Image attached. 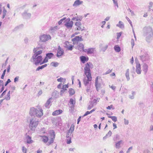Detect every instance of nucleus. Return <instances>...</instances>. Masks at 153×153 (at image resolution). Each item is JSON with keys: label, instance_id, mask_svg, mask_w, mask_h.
Returning <instances> with one entry per match:
<instances>
[{"label": "nucleus", "instance_id": "54", "mask_svg": "<svg viewBox=\"0 0 153 153\" xmlns=\"http://www.w3.org/2000/svg\"><path fill=\"white\" fill-rule=\"evenodd\" d=\"M124 123L125 125H127L128 124V120H126V119L124 118Z\"/></svg>", "mask_w": 153, "mask_h": 153}, {"label": "nucleus", "instance_id": "28", "mask_svg": "<svg viewBox=\"0 0 153 153\" xmlns=\"http://www.w3.org/2000/svg\"><path fill=\"white\" fill-rule=\"evenodd\" d=\"M123 143V141L122 140H120L116 143L115 145V147L117 149H119L120 147L121 144Z\"/></svg>", "mask_w": 153, "mask_h": 153}, {"label": "nucleus", "instance_id": "55", "mask_svg": "<svg viewBox=\"0 0 153 153\" xmlns=\"http://www.w3.org/2000/svg\"><path fill=\"white\" fill-rule=\"evenodd\" d=\"M63 80H65V79H63L62 77H60V78L57 79V81L59 82H61Z\"/></svg>", "mask_w": 153, "mask_h": 153}, {"label": "nucleus", "instance_id": "3", "mask_svg": "<svg viewBox=\"0 0 153 153\" xmlns=\"http://www.w3.org/2000/svg\"><path fill=\"white\" fill-rule=\"evenodd\" d=\"M38 123L39 121L35 118L31 119L29 124V127L32 130H34L37 126Z\"/></svg>", "mask_w": 153, "mask_h": 153}, {"label": "nucleus", "instance_id": "41", "mask_svg": "<svg viewBox=\"0 0 153 153\" xmlns=\"http://www.w3.org/2000/svg\"><path fill=\"white\" fill-rule=\"evenodd\" d=\"M52 123L54 124L56 126H57V121L56 119L53 118L52 119Z\"/></svg>", "mask_w": 153, "mask_h": 153}, {"label": "nucleus", "instance_id": "49", "mask_svg": "<svg viewBox=\"0 0 153 153\" xmlns=\"http://www.w3.org/2000/svg\"><path fill=\"white\" fill-rule=\"evenodd\" d=\"M73 45H69L68 46V49L69 50L72 51L73 49Z\"/></svg>", "mask_w": 153, "mask_h": 153}, {"label": "nucleus", "instance_id": "10", "mask_svg": "<svg viewBox=\"0 0 153 153\" xmlns=\"http://www.w3.org/2000/svg\"><path fill=\"white\" fill-rule=\"evenodd\" d=\"M57 52L56 54V56L58 58L61 57L64 54V50L60 47L58 46L57 50Z\"/></svg>", "mask_w": 153, "mask_h": 153}, {"label": "nucleus", "instance_id": "45", "mask_svg": "<svg viewBox=\"0 0 153 153\" xmlns=\"http://www.w3.org/2000/svg\"><path fill=\"white\" fill-rule=\"evenodd\" d=\"M94 106V104L92 102L91 104L88 106V110H90L91 108H92Z\"/></svg>", "mask_w": 153, "mask_h": 153}, {"label": "nucleus", "instance_id": "44", "mask_svg": "<svg viewBox=\"0 0 153 153\" xmlns=\"http://www.w3.org/2000/svg\"><path fill=\"white\" fill-rule=\"evenodd\" d=\"M114 5V6H116L117 8H118V5L117 3V0H112Z\"/></svg>", "mask_w": 153, "mask_h": 153}, {"label": "nucleus", "instance_id": "8", "mask_svg": "<svg viewBox=\"0 0 153 153\" xmlns=\"http://www.w3.org/2000/svg\"><path fill=\"white\" fill-rule=\"evenodd\" d=\"M140 60L143 62L148 61L149 59V56L146 52L144 53L143 55L140 56Z\"/></svg>", "mask_w": 153, "mask_h": 153}, {"label": "nucleus", "instance_id": "52", "mask_svg": "<svg viewBox=\"0 0 153 153\" xmlns=\"http://www.w3.org/2000/svg\"><path fill=\"white\" fill-rule=\"evenodd\" d=\"M122 34V33H117V39H118L121 36Z\"/></svg>", "mask_w": 153, "mask_h": 153}, {"label": "nucleus", "instance_id": "14", "mask_svg": "<svg viewBox=\"0 0 153 153\" xmlns=\"http://www.w3.org/2000/svg\"><path fill=\"white\" fill-rule=\"evenodd\" d=\"M39 48H34L33 49V52L34 53L33 55H36V56H39L40 54H41L42 52V50H39L37 51L38 50Z\"/></svg>", "mask_w": 153, "mask_h": 153}, {"label": "nucleus", "instance_id": "22", "mask_svg": "<svg viewBox=\"0 0 153 153\" xmlns=\"http://www.w3.org/2000/svg\"><path fill=\"white\" fill-rule=\"evenodd\" d=\"M52 100V98H50L47 101L46 103L45 104V106L47 108H49L51 105V100Z\"/></svg>", "mask_w": 153, "mask_h": 153}, {"label": "nucleus", "instance_id": "13", "mask_svg": "<svg viewBox=\"0 0 153 153\" xmlns=\"http://www.w3.org/2000/svg\"><path fill=\"white\" fill-rule=\"evenodd\" d=\"M58 29L59 28L57 26L54 27H51L50 28L49 31L51 33L53 34L55 33Z\"/></svg>", "mask_w": 153, "mask_h": 153}, {"label": "nucleus", "instance_id": "58", "mask_svg": "<svg viewBox=\"0 0 153 153\" xmlns=\"http://www.w3.org/2000/svg\"><path fill=\"white\" fill-rule=\"evenodd\" d=\"M133 149V147L132 146H131L127 150L126 153H129L130 152V151L131 150H132Z\"/></svg>", "mask_w": 153, "mask_h": 153}, {"label": "nucleus", "instance_id": "7", "mask_svg": "<svg viewBox=\"0 0 153 153\" xmlns=\"http://www.w3.org/2000/svg\"><path fill=\"white\" fill-rule=\"evenodd\" d=\"M54 56V54L53 53H49L46 54V56L42 62L41 63L40 65L47 62L48 59H51Z\"/></svg>", "mask_w": 153, "mask_h": 153}, {"label": "nucleus", "instance_id": "31", "mask_svg": "<svg viewBox=\"0 0 153 153\" xmlns=\"http://www.w3.org/2000/svg\"><path fill=\"white\" fill-rule=\"evenodd\" d=\"M11 92L10 91L7 93L6 96L4 98V99L6 100H9L10 99V95L11 94Z\"/></svg>", "mask_w": 153, "mask_h": 153}, {"label": "nucleus", "instance_id": "51", "mask_svg": "<svg viewBox=\"0 0 153 153\" xmlns=\"http://www.w3.org/2000/svg\"><path fill=\"white\" fill-rule=\"evenodd\" d=\"M6 91H7V90H5L3 92V93H2V94L0 96V98H1L2 97H3L5 94Z\"/></svg>", "mask_w": 153, "mask_h": 153}, {"label": "nucleus", "instance_id": "59", "mask_svg": "<svg viewBox=\"0 0 153 153\" xmlns=\"http://www.w3.org/2000/svg\"><path fill=\"white\" fill-rule=\"evenodd\" d=\"M112 132L111 131H109L108 133L106 134V136H108L109 137H110L111 136L112 134Z\"/></svg>", "mask_w": 153, "mask_h": 153}, {"label": "nucleus", "instance_id": "25", "mask_svg": "<svg viewBox=\"0 0 153 153\" xmlns=\"http://www.w3.org/2000/svg\"><path fill=\"white\" fill-rule=\"evenodd\" d=\"M41 137H42V141L45 143H48V137L44 135L41 136Z\"/></svg>", "mask_w": 153, "mask_h": 153}, {"label": "nucleus", "instance_id": "32", "mask_svg": "<svg viewBox=\"0 0 153 153\" xmlns=\"http://www.w3.org/2000/svg\"><path fill=\"white\" fill-rule=\"evenodd\" d=\"M80 59L81 61L83 63H84L85 61H88V59H87L86 57L84 56H81L80 57Z\"/></svg>", "mask_w": 153, "mask_h": 153}, {"label": "nucleus", "instance_id": "36", "mask_svg": "<svg viewBox=\"0 0 153 153\" xmlns=\"http://www.w3.org/2000/svg\"><path fill=\"white\" fill-rule=\"evenodd\" d=\"M114 49L117 52H119L120 51V48L118 45H115L114 46Z\"/></svg>", "mask_w": 153, "mask_h": 153}, {"label": "nucleus", "instance_id": "47", "mask_svg": "<svg viewBox=\"0 0 153 153\" xmlns=\"http://www.w3.org/2000/svg\"><path fill=\"white\" fill-rule=\"evenodd\" d=\"M22 150L23 152L26 153L27 149L24 146L22 147Z\"/></svg>", "mask_w": 153, "mask_h": 153}, {"label": "nucleus", "instance_id": "53", "mask_svg": "<svg viewBox=\"0 0 153 153\" xmlns=\"http://www.w3.org/2000/svg\"><path fill=\"white\" fill-rule=\"evenodd\" d=\"M19 79V76H17L15 77L14 79V82H16L18 81Z\"/></svg>", "mask_w": 153, "mask_h": 153}, {"label": "nucleus", "instance_id": "40", "mask_svg": "<svg viewBox=\"0 0 153 153\" xmlns=\"http://www.w3.org/2000/svg\"><path fill=\"white\" fill-rule=\"evenodd\" d=\"M51 65L54 66V67H56L59 65V63L56 62H52Z\"/></svg>", "mask_w": 153, "mask_h": 153}, {"label": "nucleus", "instance_id": "39", "mask_svg": "<svg viewBox=\"0 0 153 153\" xmlns=\"http://www.w3.org/2000/svg\"><path fill=\"white\" fill-rule=\"evenodd\" d=\"M132 95H129V97L131 99H133L134 98V96L135 94V92L134 91H132L131 92Z\"/></svg>", "mask_w": 153, "mask_h": 153}, {"label": "nucleus", "instance_id": "21", "mask_svg": "<svg viewBox=\"0 0 153 153\" xmlns=\"http://www.w3.org/2000/svg\"><path fill=\"white\" fill-rule=\"evenodd\" d=\"M26 139L27 143L31 144L33 142V141L31 139V137L27 134L26 136Z\"/></svg>", "mask_w": 153, "mask_h": 153}, {"label": "nucleus", "instance_id": "24", "mask_svg": "<svg viewBox=\"0 0 153 153\" xmlns=\"http://www.w3.org/2000/svg\"><path fill=\"white\" fill-rule=\"evenodd\" d=\"M62 112V110H56L53 113L52 115L53 116H56L61 114Z\"/></svg>", "mask_w": 153, "mask_h": 153}, {"label": "nucleus", "instance_id": "42", "mask_svg": "<svg viewBox=\"0 0 153 153\" xmlns=\"http://www.w3.org/2000/svg\"><path fill=\"white\" fill-rule=\"evenodd\" d=\"M74 125H71V127L68 130V131L72 133L73 131H74Z\"/></svg>", "mask_w": 153, "mask_h": 153}, {"label": "nucleus", "instance_id": "61", "mask_svg": "<svg viewBox=\"0 0 153 153\" xmlns=\"http://www.w3.org/2000/svg\"><path fill=\"white\" fill-rule=\"evenodd\" d=\"M72 133L68 131L66 135V137L67 138H70V137H69L70 136L71 134Z\"/></svg>", "mask_w": 153, "mask_h": 153}, {"label": "nucleus", "instance_id": "26", "mask_svg": "<svg viewBox=\"0 0 153 153\" xmlns=\"http://www.w3.org/2000/svg\"><path fill=\"white\" fill-rule=\"evenodd\" d=\"M84 48V45L81 43H79L77 46L78 49L80 51H84L83 50Z\"/></svg>", "mask_w": 153, "mask_h": 153}, {"label": "nucleus", "instance_id": "48", "mask_svg": "<svg viewBox=\"0 0 153 153\" xmlns=\"http://www.w3.org/2000/svg\"><path fill=\"white\" fill-rule=\"evenodd\" d=\"M6 69H5L4 71H3V72L2 73V74L1 76V78L2 79H4V76L5 75V72H6Z\"/></svg>", "mask_w": 153, "mask_h": 153}, {"label": "nucleus", "instance_id": "2", "mask_svg": "<svg viewBox=\"0 0 153 153\" xmlns=\"http://www.w3.org/2000/svg\"><path fill=\"white\" fill-rule=\"evenodd\" d=\"M42 57L41 55L39 56H36V55H33L31 59H32L34 64L36 65H38L39 64L40 65L41 63L42 62Z\"/></svg>", "mask_w": 153, "mask_h": 153}, {"label": "nucleus", "instance_id": "15", "mask_svg": "<svg viewBox=\"0 0 153 153\" xmlns=\"http://www.w3.org/2000/svg\"><path fill=\"white\" fill-rule=\"evenodd\" d=\"M22 15L23 17L25 19H29L30 18L31 16V14L30 13H28L26 11H25L22 13Z\"/></svg>", "mask_w": 153, "mask_h": 153}, {"label": "nucleus", "instance_id": "43", "mask_svg": "<svg viewBox=\"0 0 153 153\" xmlns=\"http://www.w3.org/2000/svg\"><path fill=\"white\" fill-rule=\"evenodd\" d=\"M7 12V11L6 10L5 8H4L3 11V16L2 17V19H3L5 17L6 15Z\"/></svg>", "mask_w": 153, "mask_h": 153}, {"label": "nucleus", "instance_id": "27", "mask_svg": "<svg viewBox=\"0 0 153 153\" xmlns=\"http://www.w3.org/2000/svg\"><path fill=\"white\" fill-rule=\"evenodd\" d=\"M76 102L73 99L71 98L69 102V103L71 105V108H74V105L75 103Z\"/></svg>", "mask_w": 153, "mask_h": 153}, {"label": "nucleus", "instance_id": "30", "mask_svg": "<svg viewBox=\"0 0 153 153\" xmlns=\"http://www.w3.org/2000/svg\"><path fill=\"white\" fill-rule=\"evenodd\" d=\"M82 19V16H79L76 17H74L72 18V20L73 21H81Z\"/></svg>", "mask_w": 153, "mask_h": 153}, {"label": "nucleus", "instance_id": "9", "mask_svg": "<svg viewBox=\"0 0 153 153\" xmlns=\"http://www.w3.org/2000/svg\"><path fill=\"white\" fill-rule=\"evenodd\" d=\"M87 78H85L83 80L84 84L85 86H87L88 85H91V83L89 82L91 81L92 80V77L91 76L86 75Z\"/></svg>", "mask_w": 153, "mask_h": 153}, {"label": "nucleus", "instance_id": "19", "mask_svg": "<svg viewBox=\"0 0 153 153\" xmlns=\"http://www.w3.org/2000/svg\"><path fill=\"white\" fill-rule=\"evenodd\" d=\"M136 71L138 74H140L141 73L140 65L139 63L136 64Z\"/></svg>", "mask_w": 153, "mask_h": 153}, {"label": "nucleus", "instance_id": "35", "mask_svg": "<svg viewBox=\"0 0 153 153\" xmlns=\"http://www.w3.org/2000/svg\"><path fill=\"white\" fill-rule=\"evenodd\" d=\"M47 66V64H45L44 65H42L41 66H39L38 67V68L36 69V71H39L40 69H42L46 67Z\"/></svg>", "mask_w": 153, "mask_h": 153}, {"label": "nucleus", "instance_id": "6", "mask_svg": "<svg viewBox=\"0 0 153 153\" xmlns=\"http://www.w3.org/2000/svg\"><path fill=\"white\" fill-rule=\"evenodd\" d=\"M143 34L144 36L149 37L151 36L152 29L150 27H145L143 29Z\"/></svg>", "mask_w": 153, "mask_h": 153}, {"label": "nucleus", "instance_id": "33", "mask_svg": "<svg viewBox=\"0 0 153 153\" xmlns=\"http://www.w3.org/2000/svg\"><path fill=\"white\" fill-rule=\"evenodd\" d=\"M129 69H128L126 71L125 75L126 78L128 81H129L130 79V77L129 76Z\"/></svg>", "mask_w": 153, "mask_h": 153}, {"label": "nucleus", "instance_id": "12", "mask_svg": "<svg viewBox=\"0 0 153 153\" xmlns=\"http://www.w3.org/2000/svg\"><path fill=\"white\" fill-rule=\"evenodd\" d=\"M82 40V37H80L79 36H76L72 39L74 45L77 44L79 42H80Z\"/></svg>", "mask_w": 153, "mask_h": 153}, {"label": "nucleus", "instance_id": "50", "mask_svg": "<svg viewBox=\"0 0 153 153\" xmlns=\"http://www.w3.org/2000/svg\"><path fill=\"white\" fill-rule=\"evenodd\" d=\"M65 45L64 46V47L66 48H68L69 45V42H65Z\"/></svg>", "mask_w": 153, "mask_h": 153}, {"label": "nucleus", "instance_id": "34", "mask_svg": "<svg viewBox=\"0 0 153 153\" xmlns=\"http://www.w3.org/2000/svg\"><path fill=\"white\" fill-rule=\"evenodd\" d=\"M117 26L121 28H123L124 27V25L121 21H119V24L117 25Z\"/></svg>", "mask_w": 153, "mask_h": 153}, {"label": "nucleus", "instance_id": "56", "mask_svg": "<svg viewBox=\"0 0 153 153\" xmlns=\"http://www.w3.org/2000/svg\"><path fill=\"white\" fill-rule=\"evenodd\" d=\"M65 19V18H64L60 20L58 22L59 25H60L61 24L63 21Z\"/></svg>", "mask_w": 153, "mask_h": 153}, {"label": "nucleus", "instance_id": "23", "mask_svg": "<svg viewBox=\"0 0 153 153\" xmlns=\"http://www.w3.org/2000/svg\"><path fill=\"white\" fill-rule=\"evenodd\" d=\"M148 68V65L146 63H144L143 65V70L146 74L147 72Z\"/></svg>", "mask_w": 153, "mask_h": 153}, {"label": "nucleus", "instance_id": "46", "mask_svg": "<svg viewBox=\"0 0 153 153\" xmlns=\"http://www.w3.org/2000/svg\"><path fill=\"white\" fill-rule=\"evenodd\" d=\"M68 85H64L62 86V89L64 91H65L66 90V88H68Z\"/></svg>", "mask_w": 153, "mask_h": 153}, {"label": "nucleus", "instance_id": "20", "mask_svg": "<svg viewBox=\"0 0 153 153\" xmlns=\"http://www.w3.org/2000/svg\"><path fill=\"white\" fill-rule=\"evenodd\" d=\"M98 76L97 77L95 80V86L96 87V90L97 91H98L99 89L100 88L101 86L100 84L98 83Z\"/></svg>", "mask_w": 153, "mask_h": 153}, {"label": "nucleus", "instance_id": "63", "mask_svg": "<svg viewBox=\"0 0 153 153\" xmlns=\"http://www.w3.org/2000/svg\"><path fill=\"white\" fill-rule=\"evenodd\" d=\"M131 72L132 73H133L134 74L135 73V68L134 67H132V69L131 71Z\"/></svg>", "mask_w": 153, "mask_h": 153}, {"label": "nucleus", "instance_id": "18", "mask_svg": "<svg viewBox=\"0 0 153 153\" xmlns=\"http://www.w3.org/2000/svg\"><path fill=\"white\" fill-rule=\"evenodd\" d=\"M75 25L76 26V30H78L82 31L83 30L81 27V24L79 21L76 22L75 23Z\"/></svg>", "mask_w": 153, "mask_h": 153}, {"label": "nucleus", "instance_id": "60", "mask_svg": "<svg viewBox=\"0 0 153 153\" xmlns=\"http://www.w3.org/2000/svg\"><path fill=\"white\" fill-rule=\"evenodd\" d=\"M131 43L132 45V48H133V46H134V40L133 39H132L131 40Z\"/></svg>", "mask_w": 153, "mask_h": 153}, {"label": "nucleus", "instance_id": "11", "mask_svg": "<svg viewBox=\"0 0 153 153\" xmlns=\"http://www.w3.org/2000/svg\"><path fill=\"white\" fill-rule=\"evenodd\" d=\"M89 66L88 63H87L85 64V66L84 68L85 74L86 75H87L88 76V75L91 76V70Z\"/></svg>", "mask_w": 153, "mask_h": 153}, {"label": "nucleus", "instance_id": "38", "mask_svg": "<svg viewBox=\"0 0 153 153\" xmlns=\"http://www.w3.org/2000/svg\"><path fill=\"white\" fill-rule=\"evenodd\" d=\"M108 117L111 118L112 120L114 122H116L117 121V118L115 116H108Z\"/></svg>", "mask_w": 153, "mask_h": 153}, {"label": "nucleus", "instance_id": "62", "mask_svg": "<svg viewBox=\"0 0 153 153\" xmlns=\"http://www.w3.org/2000/svg\"><path fill=\"white\" fill-rule=\"evenodd\" d=\"M88 65L89 66V67L90 68H92L93 67V66L92 65V64L90 62H89V63H88Z\"/></svg>", "mask_w": 153, "mask_h": 153}, {"label": "nucleus", "instance_id": "1", "mask_svg": "<svg viewBox=\"0 0 153 153\" xmlns=\"http://www.w3.org/2000/svg\"><path fill=\"white\" fill-rule=\"evenodd\" d=\"M30 115L32 116L40 118L43 115V110L41 108H31L29 111Z\"/></svg>", "mask_w": 153, "mask_h": 153}, {"label": "nucleus", "instance_id": "17", "mask_svg": "<svg viewBox=\"0 0 153 153\" xmlns=\"http://www.w3.org/2000/svg\"><path fill=\"white\" fill-rule=\"evenodd\" d=\"M83 1L80 0H76L73 4V6L74 7H77L79 5L82 4Z\"/></svg>", "mask_w": 153, "mask_h": 153}, {"label": "nucleus", "instance_id": "29", "mask_svg": "<svg viewBox=\"0 0 153 153\" xmlns=\"http://www.w3.org/2000/svg\"><path fill=\"white\" fill-rule=\"evenodd\" d=\"M95 51V49L93 48H91L88 49L87 51L88 53L92 54L94 53Z\"/></svg>", "mask_w": 153, "mask_h": 153}, {"label": "nucleus", "instance_id": "16", "mask_svg": "<svg viewBox=\"0 0 153 153\" xmlns=\"http://www.w3.org/2000/svg\"><path fill=\"white\" fill-rule=\"evenodd\" d=\"M74 24V22L72 21H70L68 22H67L65 24V26L68 28L70 29L72 27Z\"/></svg>", "mask_w": 153, "mask_h": 153}, {"label": "nucleus", "instance_id": "5", "mask_svg": "<svg viewBox=\"0 0 153 153\" xmlns=\"http://www.w3.org/2000/svg\"><path fill=\"white\" fill-rule=\"evenodd\" d=\"M39 39L41 42H45L51 39V37L50 35L43 34L40 36Z\"/></svg>", "mask_w": 153, "mask_h": 153}, {"label": "nucleus", "instance_id": "4", "mask_svg": "<svg viewBox=\"0 0 153 153\" xmlns=\"http://www.w3.org/2000/svg\"><path fill=\"white\" fill-rule=\"evenodd\" d=\"M49 134L50 135V139L49 140L47 145L49 146L51 143H53L55 138V134L54 131L53 130H51L49 132Z\"/></svg>", "mask_w": 153, "mask_h": 153}, {"label": "nucleus", "instance_id": "37", "mask_svg": "<svg viewBox=\"0 0 153 153\" xmlns=\"http://www.w3.org/2000/svg\"><path fill=\"white\" fill-rule=\"evenodd\" d=\"M69 92L71 95H72L75 93V91L74 89L70 88L69 89Z\"/></svg>", "mask_w": 153, "mask_h": 153}, {"label": "nucleus", "instance_id": "64", "mask_svg": "<svg viewBox=\"0 0 153 153\" xmlns=\"http://www.w3.org/2000/svg\"><path fill=\"white\" fill-rule=\"evenodd\" d=\"M111 70L109 69L105 73V74H108L111 72Z\"/></svg>", "mask_w": 153, "mask_h": 153}, {"label": "nucleus", "instance_id": "57", "mask_svg": "<svg viewBox=\"0 0 153 153\" xmlns=\"http://www.w3.org/2000/svg\"><path fill=\"white\" fill-rule=\"evenodd\" d=\"M11 82V80L10 79H8L7 81L4 84L5 86H6L7 84Z\"/></svg>", "mask_w": 153, "mask_h": 153}]
</instances>
